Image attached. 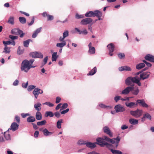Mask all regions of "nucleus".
<instances>
[{"label":"nucleus","instance_id":"1","mask_svg":"<svg viewBox=\"0 0 154 154\" xmlns=\"http://www.w3.org/2000/svg\"><path fill=\"white\" fill-rule=\"evenodd\" d=\"M96 140L98 142L97 144L99 145L101 147H103L105 145L108 148L111 147L112 145L105 141V140L112 144H114L115 143V141L114 140L110 139L106 136H104L103 138L98 137L97 138Z\"/></svg>","mask_w":154,"mask_h":154},{"label":"nucleus","instance_id":"2","mask_svg":"<svg viewBox=\"0 0 154 154\" xmlns=\"http://www.w3.org/2000/svg\"><path fill=\"white\" fill-rule=\"evenodd\" d=\"M34 60V59H31L29 61L27 60H24L21 64V70L27 72L31 68L35 67L32 66V63Z\"/></svg>","mask_w":154,"mask_h":154},{"label":"nucleus","instance_id":"3","mask_svg":"<svg viewBox=\"0 0 154 154\" xmlns=\"http://www.w3.org/2000/svg\"><path fill=\"white\" fill-rule=\"evenodd\" d=\"M132 82L137 84V85L140 86L141 85V83L140 82V80L137 76L132 77H129L125 80V84L128 85H133Z\"/></svg>","mask_w":154,"mask_h":154},{"label":"nucleus","instance_id":"4","mask_svg":"<svg viewBox=\"0 0 154 154\" xmlns=\"http://www.w3.org/2000/svg\"><path fill=\"white\" fill-rule=\"evenodd\" d=\"M143 111L142 109H137L135 110L131 111L130 114L136 118H138L142 115Z\"/></svg>","mask_w":154,"mask_h":154},{"label":"nucleus","instance_id":"5","mask_svg":"<svg viewBox=\"0 0 154 154\" xmlns=\"http://www.w3.org/2000/svg\"><path fill=\"white\" fill-rule=\"evenodd\" d=\"M29 55L33 58H42L43 57V55L42 53L35 51L30 53Z\"/></svg>","mask_w":154,"mask_h":154},{"label":"nucleus","instance_id":"6","mask_svg":"<svg viewBox=\"0 0 154 154\" xmlns=\"http://www.w3.org/2000/svg\"><path fill=\"white\" fill-rule=\"evenodd\" d=\"M136 102L137 105H139V106H141L143 107L146 108L149 107L148 105L145 103L144 99L137 100Z\"/></svg>","mask_w":154,"mask_h":154},{"label":"nucleus","instance_id":"7","mask_svg":"<svg viewBox=\"0 0 154 154\" xmlns=\"http://www.w3.org/2000/svg\"><path fill=\"white\" fill-rule=\"evenodd\" d=\"M93 21V20L90 18H87L82 19L80 22L82 25H86L91 23Z\"/></svg>","mask_w":154,"mask_h":154},{"label":"nucleus","instance_id":"8","mask_svg":"<svg viewBox=\"0 0 154 154\" xmlns=\"http://www.w3.org/2000/svg\"><path fill=\"white\" fill-rule=\"evenodd\" d=\"M103 130L104 132L108 135L110 137H113V134L111 132L109 128L107 126L103 127Z\"/></svg>","mask_w":154,"mask_h":154},{"label":"nucleus","instance_id":"9","mask_svg":"<svg viewBox=\"0 0 154 154\" xmlns=\"http://www.w3.org/2000/svg\"><path fill=\"white\" fill-rule=\"evenodd\" d=\"M150 73L149 72H146L142 73L140 75V79H139L140 80L142 79L143 80L148 78L150 75Z\"/></svg>","mask_w":154,"mask_h":154},{"label":"nucleus","instance_id":"10","mask_svg":"<svg viewBox=\"0 0 154 154\" xmlns=\"http://www.w3.org/2000/svg\"><path fill=\"white\" fill-rule=\"evenodd\" d=\"M133 86L134 85H133L132 86H128L126 87L122 91L121 94L125 95L128 94L130 91L133 90Z\"/></svg>","mask_w":154,"mask_h":154},{"label":"nucleus","instance_id":"11","mask_svg":"<svg viewBox=\"0 0 154 154\" xmlns=\"http://www.w3.org/2000/svg\"><path fill=\"white\" fill-rule=\"evenodd\" d=\"M115 109L117 112H123L125 110V109L124 106L120 104H118L116 106Z\"/></svg>","mask_w":154,"mask_h":154},{"label":"nucleus","instance_id":"12","mask_svg":"<svg viewBox=\"0 0 154 154\" xmlns=\"http://www.w3.org/2000/svg\"><path fill=\"white\" fill-rule=\"evenodd\" d=\"M107 47L109 50V55L110 56H112L113 54L112 53L114 51L115 48L114 45L112 43H111L107 45Z\"/></svg>","mask_w":154,"mask_h":154},{"label":"nucleus","instance_id":"13","mask_svg":"<svg viewBox=\"0 0 154 154\" xmlns=\"http://www.w3.org/2000/svg\"><path fill=\"white\" fill-rule=\"evenodd\" d=\"M147 60L150 62L154 63V56L150 54H147L144 57Z\"/></svg>","mask_w":154,"mask_h":154},{"label":"nucleus","instance_id":"14","mask_svg":"<svg viewBox=\"0 0 154 154\" xmlns=\"http://www.w3.org/2000/svg\"><path fill=\"white\" fill-rule=\"evenodd\" d=\"M102 13L101 11L98 10H96L94 11V17L95 16L97 17L98 18V20L102 19L100 18L102 16Z\"/></svg>","mask_w":154,"mask_h":154},{"label":"nucleus","instance_id":"15","mask_svg":"<svg viewBox=\"0 0 154 154\" xmlns=\"http://www.w3.org/2000/svg\"><path fill=\"white\" fill-rule=\"evenodd\" d=\"M18 127L19 125L16 123L14 122L11 124L10 129L13 131H15L18 129Z\"/></svg>","mask_w":154,"mask_h":154},{"label":"nucleus","instance_id":"16","mask_svg":"<svg viewBox=\"0 0 154 154\" xmlns=\"http://www.w3.org/2000/svg\"><path fill=\"white\" fill-rule=\"evenodd\" d=\"M146 119H147L150 120H151V117L150 115L147 112H146L143 115V116L141 119V121L144 122L145 121Z\"/></svg>","mask_w":154,"mask_h":154},{"label":"nucleus","instance_id":"17","mask_svg":"<svg viewBox=\"0 0 154 154\" xmlns=\"http://www.w3.org/2000/svg\"><path fill=\"white\" fill-rule=\"evenodd\" d=\"M85 144L87 147L91 149H93L97 145V143L95 142L92 143L91 142H87L85 143Z\"/></svg>","mask_w":154,"mask_h":154},{"label":"nucleus","instance_id":"18","mask_svg":"<svg viewBox=\"0 0 154 154\" xmlns=\"http://www.w3.org/2000/svg\"><path fill=\"white\" fill-rule=\"evenodd\" d=\"M125 105L127 106L130 108L135 107L137 106V103H135L132 102H131L130 103L126 102L125 103Z\"/></svg>","mask_w":154,"mask_h":154},{"label":"nucleus","instance_id":"19","mask_svg":"<svg viewBox=\"0 0 154 154\" xmlns=\"http://www.w3.org/2000/svg\"><path fill=\"white\" fill-rule=\"evenodd\" d=\"M42 27H40L36 29L32 35V37L33 38H35L37 36L38 34L40 32L42 29Z\"/></svg>","mask_w":154,"mask_h":154},{"label":"nucleus","instance_id":"20","mask_svg":"<svg viewBox=\"0 0 154 154\" xmlns=\"http://www.w3.org/2000/svg\"><path fill=\"white\" fill-rule=\"evenodd\" d=\"M41 105H42L40 103H38L34 104V107L35 109L38 112L41 109Z\"/></svg>","mask_w":154,"mask_h":154},{"label":"nucleus","instance_id":"21","mask_svg":"<svg viewBox=\"0 0 154 154\" xmlns=\"http://www.w3.org/2000/svg\"><path fill=\"white\" fill-rule=\"evenodd\" d=\"M39 90H40V89L38 88H35L32 92L33 94L34 95L36 99H37L38 97V95L39 94Z\"/></svg>","mask_w":154,"mask_h":154},{"label":"nucleus","instance_id":"22","mask_svg":"<svg viewBox=\"0 0 154 154\" xmlns=\"http://www.w3.org/2000/svg\"><path fill=\"white\" fill-rule=\"evenodd\" d=\"M42 132L44 135L46 136L51 135L53 134L52 132L49 131L46 128H45L43 130Z\"/></svg>","mask_w":154,"mask_h":154},{"label":"nucleus","instance_id":"23","mask_svg":"<svg viewBox=\"0 0 154 154\" xmlns=\"http://www.w3.org/2000/svg\"><path fill=\"white\" fill-rule=\"evenodd\" d=\"M97 69L96 67H94L93 69H92L88 74V75H92L95 74L97 72Z\"/></svg>","mask_w":154,"mask_h":154},{"label":"nucleus","instance_id":"24","mask_svg":"<svg viewBox=\"0 0 154 154\" xmlns=\"http://www.w3.org/2000/svg\"><path fill=\"white\" fill-rule=\"evenodd\" d=\"M85 16L86 17H94V11H89L85 14Z\"/></svg>","mask_w":154,"mask_h":154},{"label":"nucleus","instance_id":"25","mask_svg":"<svg viewBox=\"0 0 154 154\" xmlns=\"http://www.w3.org/2000/svg\"><path fill=\"white\" fill-rule=\"evenodd\" d=\"M5 137V139L7 140H10L11 139L10 135L9 133V132L8 131L5 132L4 134Z\"/></svg>","mask_w":154,"mask_h":154},{"label":"nucleus","instance_id":"26","mask_svg":"<svg viewBox=\"0 0 154 154\" xmlns=\"http://www.w3.org/2000/svg\"><path fill=\"white\" fill-rule=\"evenodd\" d=\"M35 121V119L34 116H30L27 119V121L29 122H32Z\"/></svg>","mask_w":154,"mask_h":154},{"label":"nucleus","instance_id":"27","mask_svg":"<svg viewBox=\"0 0 154 154\" xmlns=\"http://www.w3.org/2000/svg\"><path fill=\"white\" fill-rule=\"evenodd\" d=\"M35 118L38 120H41L42 119V116L41 113L39 111L36 113Z\"/></svg>","mask_w":154,"mask_h":154},{"label":"nucleus","instance_id":"28","mask_svg":"<svg viewBox=\"0 0 154 154\" xmlns=\"http://www.w3.org/2000/svg\"><path fill=\"white\" fill-rule=\"evenodd\" d=\"M129 122L131 124L136 125L138 123V120L134 119H131L129 120Z\"/></svg>","mask_w":154,"mask_h":154},{"label":"nucleus","instance_id":"29","mask_svg":"<svg viewBox=\"0 0 154 154\" xmlns=\"http://www.w3.org/2000/svg\"><path fill=\"white\" fill-rule=\"evenodd\" d=\"M57 53L54 52L52 54V61H56L57 59Z\"/></svg>","mask_w":154,"mask_h":154},{"label":"nucleus","instance_id":"30","mask_svg":"<svg viewBox=\"0 0 154 154\" xmlns=\"http://www.w3.org/2000/svg\"><path fill=\"white\" fill-rule=\"evenodd\" d=\"M145 66L143 63H141L137 65L136 68L137 69H140L144 67Z\"/></svg>","mask_w":154,"mask_h":154},{"label":"nucleus","instance_id":"31","mask_svg":"<svg viewBox=\"0 0 154 154\" xmlns=\"http://www.w3.org/2000/svg\"><path fill=\"white\" fill-rule=\"evenodd\" d=\"M8 22L11 25L14 24V18L13 17H10L8 21Z\"/></svg>","mask_w":154,"mask_h":154},{"label":"nucleus","instance_id":"32","mask_svg":"<svg viewBox=\"0 0 154 154\" xmlns=\"http://www.w3.org/2000/svg\"><path fill=\"white\" fill-rule=\"evenodd\" d=\"M54 116V114L51 111H48L46 112L45 114V116L46 117L49 116L51 117H53Z\"/></svg>","mask_w":154,"mask_h":154},{"label":"nucleus","instance_id":"33","mask_svg":"<svg viewBox=\"0 0 154 154\" xmlns=\"http://www.w3.org/2000/svg\"><path fill=\"white\" fill-rule=\"evenodd\" d=\"M66 45V42L65 41H63L62 43H57L56 45V46L60 48H62Z\"/></svg>","mask_w":154,"mask_h":154},{"label":"nucleus","instance_id":"34","mask_svg":"<svg viewBox=\"0 0 154 154\" xmlns=\"http://www.w3.org/2000/svg\"><path fill=\"white\" fill-rule=\"evenodd\" d=\"M30 41H32V40L30 39L24 41L23 42L24 46L25 47H28L29 46V42Z\"/></svg>","mask_w":154,"mask_h":154},{"label":"nucleus","instance_id":"35","mask_svg":"<svg viewBox=\"0 0 154 154\" xmlns=\"http://www.w3.org/2000/svg\"><path fill=\"white\" fill-rule=\"evenodd\" d=\"M131 91H132V93H133V94L135 95H137L139 93V90L138 88L134 89V87H133V90H131Z\"/></svg>","mask_w":154,"mask_h":154},{"label":"nucleus","instance_id":"36","mask_svg":"<svg viewBox=\"0 0 154 154\" xmlns=\"http://www.w3.org/2000/svg\"><path fill=\"white\" fill-rule=\"evenodd\" d=\"M95 49L94 47L89 48L88 52L90 54H94L95 53Z\"/></svg>","mask_w":154,"mask_h":154},{"label":"nucleus","instance_id":"37","mask_svg":"<svg viewBox=\"0 0 154 154\" xmlns=\"http://www.w3.org/2000/svg\"><path fill=\"white\" fill-rule=\"evenodd\" d=\"M63 122V120L62 119H60L59 120L57 123V127L59 128L60 129L61 128V124Z\"/></svg>","mask_w":154,"mask_h":154},{"label":"nucleus","instance_id":"38","mask_svg":"<svg viewBox=\"0 0 154 154\" xmlns=\"http://www.w3.org/2000/svg\"><path fill=\"white\" fill-rule=\"evenodd\" d=\"M111 151L113 154H122V152L119 150L111 149Z\"/></svg>","mask_w":154,"mask_h":154},{"label":"nucleus","instance_id":"39","mask_svg":"<svg viewBox=\"0 0 154 154\" xmlns=\"http://www.w3.org/2000/svg\"><path fill=\"white\" fill-rule=\"evenodd\" d=\"M19 19L20 22L22 24L25 23L26 22V19L24 17H19Z\"/></svg>","mask_w":154,"mask_h":154},{"label":"nucleus","instance_id":"40","mask_svg":"<svg viewBox=\"0 0 154 154\" xmlns=\"http://www.w3.org/2000/svg\"><path fill=\"white\" fill-rule=\"evenodd\" d=\"M19 29H12L11 31V33L14 35H18V32Z\"/></svg>","mask_w":154,"mask_h":154},{"label":"nucleus","instance_id":"41","mask_svg":"<svg viewBox=\"0 0 154 154\" xmlns=\"http://www.w3.org/2000/svg\"><path fill=\"white\" fill-rule=\"evenodd\" d=\"M46 121L45 120H43L41 122H38L37 123V125L38 126L43 125H45L46 123Z\"/></svg>","mask_w":154,"mask_h":154},{"label":"nucleus","instance_id":"42","mask_svg":"<svg viewBox=\"0 0 154 154\" xmlns=\"http://www.w3.org/2000/svg\"><path fill=\"white\" fill-rule=\"evenodd\" d=\"M10 48H8L7 47V46L4 48V51H3V52H4L5 54H8L10 52Z\"/></svg>","mask_w":154,"mask_h":154},{"label":"nucleus","instance_id":"43","mask_svg":"<svg viewBox=\"0 0 154 154\" xmlns=\"http://www.w3.org/2000/svg\"><path fill=\"white\" fill-rule=\"evenodd\" d=\"M118 55L120 59H124L125 57V54L124 53H119Z\"/></svg>","mask_w":154,"mask_h":154},{"label":"nucleus","instance_id":"44","mask_svg":"<svg viewBox=\"0 0 154 154\" xmlns=\"http://www.w3.org/2000/svg\"><path fill=\"white\" fill-rule=\"evenodd\" d=\"M25 34L23 33V31L22 30L19 29L18 31V35H20V37L22 38L23 37Z\"/></svg>","mask_w":154,"mask_h":154},{"label":"nucleus","instance_id":"45","mask_svg":"<svg viewBox=\"0 0 154 154\" xmlns=\"http://www.w3.org/2000/svg\"><path fill=\"white\" fill-rule=\"evenodd\" d=\"M35 88V86L32 85H30L28 86L27 90L29 91H31L32 89H34Z\"/></svg>","mask_w":154,"mask_h":154},{"label":"nucleus","instance_id":"46","mask_svg":"<svg viewBox=\"0 0 154 154\" xmlns=\"http://www.w3.org/2000/svg\"><path fill=\"white\" fill-rule=\"evenodd\" d=\"M23 50H21L20 47L19 46L17 50V52L18 54L20 55L22 54L23 53Z\"/></svg>","mask_w":154,"mask_h":154},{"label":"nucleus","instance_id":"47","mask_svg":"<svg viewBox=\"0 0 154 154\" xmlns=\"http://www.w3.org/2000/svg\"><path fill=\"white\" fill-rule=\"evenodd\" d=\"M69 35V32L67 30L65 31L63 33V38L67 37Z\"/></svg>","mask_w":154,"mask_h":154},{"label":"nucleus","instance_id":"48","mask_svg":"<svg viewBox=\"0 0 154 154\" xmlns=\"http://www.w3.org/2000/svg\"><path fill=\"white\" fill-rule=\"evenodd\" d=\"M43 104L46 105L49 107H52L54 106V104L49 102H46L43 103Z\"/></svg>","mask_w":154,"mask_h":154},{"label":"nucleus","instance_id":"49","mask_svg":"<svg viewBox=\"0 0 154 154\" xmlns=\"http://www.w3.org/2000/svg\"><path fill=\"white\" fill-rule=\"evenodd\" d=\"M3 43L4 45L6 47V46H7V45H10L11 44V42L10 41H3Z\"/></svg>","mask_w":154,"mask_h":154},{"label":"nucleus","instance_id":"50","mask_svg":"<svg viewBox=\"0 0 154 154\" xmlns=\"http://www.w3.org/2000/svg\"><path fill=\"white\" fill-rule=\"evenodd\" d=\"M9 37L12 40H14L17 39L18 37L17 36H13L10 35L9 36Z\"/></svg>","mask_w":154,"mask_h":154},{"label":"nucleus","instance_id":"51","mask_svg":"<svg viewBox=\"0 0 154 154\" xmlns=\"http://www.w3.org/2000/svg\"><path fill=\"white\" fill-rule=\"evenodd\" d=\"M47 17L48 18L47 20L48 21L51 20H53L54 19L53 16L52 15H50L49 14H48Z\"/></svg>","mask_w":154,"mask_h":154},{"label":"nucleus","instance_id":"52","mask_svg":"<svg viewBox=\"0 0 154 154\" xmlns=\"http://www.w3.org/2000/svg\"><path fill=\"white\" fill-rule=\"evenodd\" d=\"M20 117L17 116H16L14 119V121H16L17 123H19L20 122Z\"/></svg>","mask_w":154,"mask_h":154},{"label":"nucleus","instance_id":"53","mask_svg":"<svg viewBox=\"0 0 154 154\" xmlns=\"http://www.w3.org/2000/svg\"><path fill=\"white\" fill-rule=\"evenodd\" d=\"M75 17L78 19L80 18H83L84 17V16L82 15H79L78 14H76L75 15Z\"/></svg>","mask_w":154,"mask_h":154},{"label":"nucleus","instance_id":"54","mask_svg":"<svg viewBox=\"0 0 154 154\" xmlns=\"http://www.w3.org/2000/svg\"><path fill=\"white\" fill-rule=\"evenodd\" d=\"M30 114L28 113L25 114L22 113L21 114V116L23 118H25L26 116H30Z\"/></svg>","mask_w":154,"mask_h":154},{"label":"nucleus","instance_id":"55","mask_svg":"<svg viewBox=\"0 0 154 154\" xmlns=\"http://www.w3.org/2000/svg\"><path fill=\"white\" fill-rule=\"evenodd\" d=\"M124 70L130 71L131 70V68L128 66H124Z\"/></svg>","mask_w":154,"mask_h":154},{"label":"nucleus","instance_id":"56","mask_svg":"<svg viewBox=\"0 0 154 154\" xmlns=\"http://www.w3.org/2000/svg\"><path fill=\"white\" fill-rule=\"evenodd\" d=\"M143 62L145 63L148 67H151L152 66V64L149 63L146 61L145 60H143Z\"/></svg>","mask_w":154,"mask_h":154},{"label":"nucleus","instance_id":"57","mask_svg":"<svg viewBox=\"0 0 154 154\" xmlns=\"http://www.w3.org/2000/svg\"><path fill=\"white\" fill-rule=\"evenodd\" d=\"M28 84V82L27 81L26 83H23L22 84V86L24 88H26Z\"/></svg>","mask_w":154,"mask_h":154},{"label":"nucleus","instance_id":"58","mask_svg":"<svg viewBox=\"0 0 154 154\" xmlns=\"http://www.w3.org/2000/svg\"><path fill=\"white\" fill-rule=\"evenodd\" d=\"M61 100V98L60 97H57L56 98V103H59L60 102Z\"/></svg>","mask_w":154,"mask_h":154},{"label":"nucleus","instance_id":"59","mask_svg":"<svg viewBox=\"0 0 154 154\" xmlns=\"http://www.w3.org/2000/svg\"><path fill=\"white\" fill-rule=\"evenodd\" d=\"M68 106V105L67 103H63V104L62 106H61V107L62 108V109H66V108H67Z\"/></svg>","mask_w":154,"mask_h":154},{"label":"nucleus","instance_id":"60","mask_svg":"<svg viewBox=\"0 0 154 154\" xmlns=\"http://www.w3.org/2000/svg\"><path fill=\"white\" fill-rule=\"evenodd\" d=\"M69 109H67L65 110L62 111L61 112V113L62 114H64L68 112Z\"/></svg>","mask_w":154,"mask_h":154},{"label":"nucleus","instance_id":"61","mask_svg":"<svg viewBox=\"0 0 154 154\" xmlns=\"http://www.w3.org/2000/svg\"><path fill=\"white\" fill-rule=\"evenodd\" d=\"M54 115L57 118H59L60 116V114L58 112H56Z\"/></svg>","mask_w":154,"mask_h":154},{"label":"nucleus","instance_id":"62","mask_svg":"<svg viewBox=\"0 0 154 154\" xmlns=\"http://www.w3.org/2000/svg\"><path fill=\"white\" fill-rule=\"evenodd\" d=\"M120 96H116L114 97V100L116 102H117L118 101L121 99L120 98Z\"/></svg>","mask_w":154,"mask_h":154},{"label":"nucleus","instance_id":"63","mask_svg":"<svg viewBox=\"0 0 154 154\" xmlns=\"http://www.w3.org/2000/svg\"><path fill=\"white\" fill-rule=\"evenodd\" d=\"M48 57H45L44 60V64H43L42 66H43L44 65H45L47 63L48 60Z\"/></svg>","mask_w":154,"mask_h":154},{"label":"nucleus","instance_id":"64","mask_svg":"<svg viewBox=\"0 0 154 154\" xmlns=\"http://www.w3.org/2000/svg\"><path fill=\"white\" fill-rule=\"evenodd\" d=\"M39 132L38 131H35L34 134V136L35 137H37L39 134Z\"/></svg>","mask_w":154,"mask_h":154}]
</instances>
